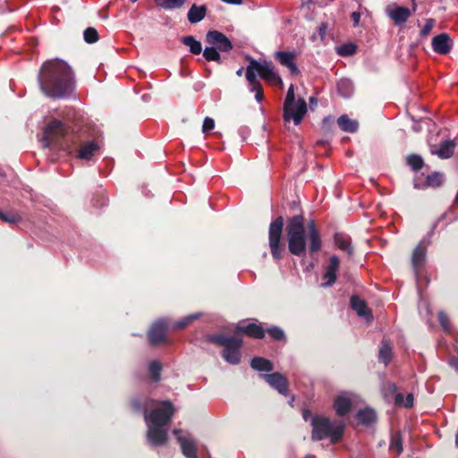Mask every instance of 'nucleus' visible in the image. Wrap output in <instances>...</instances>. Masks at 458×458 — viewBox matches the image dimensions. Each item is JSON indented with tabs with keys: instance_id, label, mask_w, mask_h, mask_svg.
I'll return each mask as SVG.
<instances>
[{
	"instance_id": "nucleus-1",
	"label": "nucleus",
	"mask_w": 458,
	"mask_h": 458,
	"mask_svg": "<svg viewBox=\"0 0 458 458\" xmlns=\"http://www.w3.org/2000/svg\"><path fill=\"white\" fill-rule=\"evenodd\" d=\"M131 405L135 411H142L148 427L147 439L151 445H164L168 437V425L174 413V404L170 401L157 402L134 399Z\"/></svg>"
},
{
	"instance_id": "nucleus-2",
	"label": "nucleus",
	"mask_w": 458,
	"mask_h": 458,
	"mask_svg": "<svg viewBox=\"0 0 458 458\" xmlns=\"http://www.w3.org/2000/svg\"><path fill=\"white\" fill-rule=\"evenodd\" d=\"M38 81L43 94L51 98H68L75 88L72 69L61 59L46 61L39 70Z\"/></svg>"
},
{
	"instance_id": "nucleus-3",
	"label": "nucleus",
	"mask_w": 458,
	"mask_h": 458,
	"mask_svg": "<svg viewBox=\"0 0 458 458\" xmlns=\"http://www.w3.org/2000/svg\"><path fill=\"white\" fill-rule=\"evenodd\" d=\"M78 142V136L70 133L61 121H52L46 126L43 132L42 145L44 148H55L72 154Z\"/></svg>"
},
{
	"instance_id": "nucleus-4",
	"label": "nucleus",
	"mask_w": 458,
	"mask_h": 458,
	"mask_svg": "<svg viewBox=\"0 0 458 458\" xmlns=\"http://www.w3.org/2000/svg\"><path fill=\"white\" fill-rule=\"evenodd\" d=\"M289 251L295 256H302L306 251V234L302 215L290 217L286 223Z\"/></svg>"
},
{
	"instance_id": "nucleus-5",
	"label": "nucleus",
	"mask_w": 458,
	"mask_h": 458,
	"mask_svg": "<svg viewBox=\"0 0 458 458\" xmlns=\"http://www.w3.org/2000/svg\"><path fill=\"white\" fill-rule=\"evenodd\" d=\"M311 439L320 441L329 438L332 444L338 443L344 435V425L333 422L324 416H314L311 418Z\"/></svg>"
},
{
	"instance_id": "nucleus-6",
	"label": "nucleus",
	"mask_w": 458,
	"mask_h": 458,
	"mask_svg": "<svg viewBox=\"0 0 458 458\" xmlns=\"http://www.w3.org/2000/svg\"><path fill=\"white\" fill-rule=\"evenodd\" d=\"M208 340L217 345L224 346L222 357L224 360L233 365H237L241 361V348L242 340L235 336H225L224 335H210Z\"/></svg>"
},
{
	"instance_id": "nucleus-7",
	"label": "nucleus",
	"mask_w": 458,
	"mask_h": 458,
	"mask_svg": "<svg viewBox=\"0 0 458 458\" xmlns=\"http://www.w3.org/2000/svg\"><path fill=\"white\" fill-rule=\"evenodd\" d=\"M283 227L284 218L282 216H278L270 224L268 230V241L271 254L273 258L276 260H279L281 259V237L283 233Z\"/></svg>"
},
{
	"instance_id": "nucleus-8",
	"label": "nucleus",
	"mask_w": 458,
	"mask_h": 458,
	"mask_svg": "<svg viewBox=\"0 0 458 458\" xmlns=\"http://www.w3.org/2000/svg\"><path fill=\"white\" fill-rule=\"evenodd\" d=\"M307 113V104L303 98H299L290 106H284V119L285 122L293 121L298 125L302 121Z\"/></svg>"
},
{
	"instance_id": "nucleus-9",
	"label": "nucleus",
	"mask_w": 458,
	"mask_h": 458,
	"mask_svg": "<svg viewBox=\"0 0 458 458\" xmlns=\"http://www.w3.org/2000/svg\"><path fill=\"white\" fill-rule=\"evenodd\" d=\"M259 74L268 83L278 85L281 89L284 87V82L271 61L259 62Z\"/></svg>"
},
{
	"instance_id": "nucleus-10",
	"label": "nucleus",
	"mask_w": 458,
	"mask_h": 458,
	"mask_svg": "<svg viewBox=\"0 0 458 458\" xmlns=\"http://www.w3.org/2000/svg\"><path fill=\"white\" fill-rule=\"evenodd\" d=\"M206 40L208 44L215 47L219 51L229 52L233 49V44L231 40L220 31H208L206 35Z\"/></svg>"
},
{
	"instance_id": "nucleus-11",
	"label": "nucleus",
	"mask_w": 458,
	"mask_h": 458,
	"mask_svg": "<svg viewBox=\"0 0 458 458\" xmlns=\"http://www.w3.org/2000/svg\"><path fill=\"white\" fill-rule=\"evenodd\" d=\"M173 433L177 437L183 455L187 458H197L196 444L191 435L182 434L181 429H174Z\"/></svg>"
},
{
	"instance_id": "nucleus-12",
	"label": "nucleus",
	"mask_w": 458,
	"mask_h": 458,
	"mask_svg": "<svg viewBox=\"0 0 458 458\" xmlns=\"http://www.w3.org/2000/svg\"><path fill=\"white\" fill-rule=\"evenodd\" d=\"M357 396L351 393L339 394L334 402V409L338 416L346 415L352 409Z\"/></svg>"
},
{
	"instance_id": "nucleus-13",
	"label": "nucleus",
	"mask_w": 458,
	"mask_h": 458,
	"mask_svg": "<svg viewBox=\"0 0 458 458\" xmlns=\"http://www.w3.org/2000/svg\"><path fill=\"white\" fill-rule=\"evenodd\" d=\"M168 325L165 319L157 320L148 331V339L151 344H157L165 338Z\"/></svg>"
},
{
	"instance_id": "nucleus-14",
	"label": "nucleus",
	"mask_w": 458,
	"mask_h": 458,
	"mask_svg": "<svg viewBox=\"0 0 458 458\" xmlns=\"http://www.w3.org/2000/svg\"><path fill=\"white\" fill-rule=\"evenodd\" d=\"M340 266V259L337 256L333 255L329 258L328 265L326 267L324 273V282L321 285L323 287H328L333 285L337 278V271Z\"/></svg>"
},
{
	"instance_id": "nucleus-15",
	"label": "nucleus",
	"mask_w": 458,
	"mask_h": 458,
	"mask_svg": "<svg viewBox=\"0 0 458 458\" xmlns=\"http://www.w3.org/2000/svg\"><path fill=\"white\" fill-rule=\"evenodd\" d=\"M432 48L439 55H447L453 47V40L447 33H441L432 38Z\"/></svg>"
},
{
	"instance_id": "nucleus-16",
	"label": "nucleus",
	"mask_w": 458,
	"mask_h": 458,
	"mask_svg": "<svg viewBox=\"0 0 458 458\" xmlns=\"http://www.w3.org/2000/svg\"><path fill=\"white\" fill-rule=\"evenodd\" d=\"M261 377H263L266 382L277 390L281 394L286 395L288 394V381L282 374L277 372L264 374L261 375Z\"/></svg>"
},
{
	"instance_id": "nucleus-17",
	"label": "nucleus",
	"mask_w": 458,
	"mask_h": 458,
	"mask_svg": "<svg viewBox=\"0 0 458 458\" xmlns=\"http://www.w3.org/2000/svg\"><path fill=\"white\" fill-rule=\"evenodd\" d=\"M275 57L281 65L288 68L292 74L299 72V69L294 62L296 55L293 52L278 51L275 54Z\"/></svg>"
},
{
	"instance_id": "nucleus-18",
	"label": "nucleus",
	"mask_w": 458,
	"mask_h": 458,
	"mask_svg": "<svg viewBox=\"0 0 458 458\" xmlns=\"http://www.w3.org/2000/svg\"><path fill=\"white\" fill-rule=\"evenodd\" d=\"M308 239L310 242L309 249L310 252H318L320 250L322 247L321 235L313 221L308 225Z\"/></svg>"
},
{
	"instance_id": "nucleus-19",
	"label": "nucleus",
	"mask_w": 458,
	"mask_h": 458,
	"mask_svg": "<svg viewBox=\"0 0 458 458\" xmlns=\"http://www.w3.org/2000/svg\"><path fill=\"white\" fill-rule=\"evenodd\" d=\"M350 302L352 309L356 311L358 316L364 318L367 321L372 319L371 311L362 299L359 296H352Z\"/></svg>"
},
{
	"instance_id": "nucleus-20",
	"label": "nucleus",
	"mask_w": 458,
	"mask_h": 458,
	"mask_svg": "<svg viewBox=\"0 0 458 458\" xmlns=\"http://www.w3.org/2000/svg\"><path fill=\"white\" fill-rule=\"evenodd\" d=\"M334 242L336 248L345 251L349 256L353 254L351 237L344 233H335L334 235Z\"/></svg>"
},
{
	"instance_id": "nucleus-21",
	"label": "nucleus",
	"mask_w": 458,
	"mask_h": 458,
	"mask_svg": "<svg viewBox=\"0 0 458 458\" xmlns=\"http://www.w3.org/2000/svg\"><path fill=\"white\" fill-rule=\"evenodd\" d=\"M259 62L255 59H251L250 61L249 65L246 68L245 76L249 83L250 89L254 87L257 88L259 87V85H261L256 76V72L259 73Z\"/></svg>"
},
{
	"instance_id": "nucleus-22",
	"label": "nucleus",
	"mask_w": 458,
	"mask_h": 458,
	"mask_svg": "<svg viewBox=\"0 0 458 458\" xmlns=\"http://www.w3.org/2000/svg\"><path fill=\"white\" fill-rule=\"evenodd\" d=\"M388 15L395 24H403L406 22L411 15V12L408 7L397 6L390 10Z\"/></svg>"
},
{
	"instance_id": "nucleus-23",
	"label": "nucleus",
	"mask_w": 458,
	"mask_h": 458,
	"mask_svg": "<svg viewBox=\"0 0 458 458\" xmlns=\"http://www.w3.org/2000/svg\"><path fill=\"white\" fill-rule=\"evenodd\" d=\"M237 332L244 333L251 337L257 339H262L265 336V330L261 325L255 323H249L246 326H238L236 327Z\"/></svg>"
},
{
	"instance_id": "nucleus-24",
	"label": "nucleus",
	"mask_w": 458,
	"mask_h": 458,
	"mask_svg": "<svg viewBox=\"0 0 458 458\" xmlns=\"http://www.w3.org/2000/svg\"><path fill=\"white\" fill-rule=\"evenodd\" d=\"M206 13V5L192 4L188 12L187 17L191 24H195L201 21L205 18Z\"/></svg>"
},
{
	"instance_id": "nucleus-25",
	"label": "nucleus",
	"mask_w": 458,
	"mask_h": 458,
	"mask_svg": "<svg viewBox=\"0 0 458 458\" xmlns=\"http://www.w3.org/2000/svg\"><path fill=\"white\" fill-rule=\"evenodd\" d=\"M426 257V247L420 243L414 250L411 258L412 267L415 273L423 266Z\"/></svg>"
},
{
	"instance_id": "nucleus-26",
	"label": "nucleus",
	"mask_w": 458,
	"mask_h": 458,
	"mask_svg": "<svg viewBox=\"0 0 458 458\" xmlns=\"http://www.w3.org/2000/svg\"><path fill=\"white\" fill-rule=\"evenodd\" d=\"M98 148L99 146L95 141L87 142L78 150L77 157L80 159L89 160Z\"/></svg>"
},
{
	"instance_id": "nucleus-27",
	"label": "nucleus",
	"mask_w": 458,
	"mask_h": 458,
	"mask_svg": "<svg viewBox=\"0 0 458 458\" xmlns=\"http://www.w3.org/2000/svg\"><path fill=\"white\" fill-rule=\"evenodd\" d=\"M357 420L365 426H370L377 420L376 411L371 408H365L357 412Z\"/></svg>"
},
{
	"instance_id": "nucleus-28",
	"label": "nucleus",
	"mask_w": 458,
	"mask_h": 458,
	"mask_svg": "<svg viewBox=\"0 0 458 458\" xmlns=\"http://www.w3.org/2000/svg\"><path fill=\"white\" fill-rule=\"evenodd\" d=\"M337 123L342 131L353 133L357 131L359 123L356 120L349 118L347 114H342L337 119Z\"/></svg>"
},
{
	"instance_id": "nucleus-29",
	"label": "nucleus",
	"mask_w": 458,
	"mask_h": 458,
	"mask_svg": "<svg viewBox=\"0 0 458 458\" xmlns=\"http://www.w3.org/2000/svg\"><path fill=\"white\" fill-rule=\"evenodd\" d=\"M455 148V143L453 140L443 141L438 149L433 151V154L437 155L440 158L445 159L453 156Z\"/></svg>"
},
{
	"instance_id": "nucleus-30",
	"label": "nucleus",
	"mask_w": 458,
	"mask_h": 458,
	"mask_svg": "<svg viewBox=\"0 0 458 458\" xmlns=\"http://www.w3.org/2000/svg\"><path fill=\"white\" fill-rule=\"evenodd\" d=\"M354 90L353 83L347 78H342L337 82V91L344 98L352 96Z\"/></svg>"
},
{
	"instance_id": "nucleus-31",
	"label": "nucleus",
	"mask_w": 458,
	"mask_h": 458,
	"mask_svg": "<svg viewBox=\"0 0 458 458\" xmlns=\"http://www.w3.org/2000/svg\"><path fill=\"white\" fill-rule=\"evenodd\" d=\"M250 366L258 371H271L273 370V364L270 360L261 358L254 357L251 360Z\"/></svg>"
},
{
	"instance_id": "nucleus-32",
	"label": "nucleus",
	"mask_w": 458,
	"mask_h": 458,
	"mask_svg": "<svg viewBox=\"0 0 458 458\" xmlns=\"http://www.w3.org/2000/svg\"><path fill=\"white\" fill-rule=\"evenodd\" d=\"M378 359L385 365H387L392 359V347L388 341L383 340L379 349Z\"/></svg>"
},
{
	"instance_id": "nucleus-33",
	"label": "nucleus",
	"mask_w": 458,
	"mask_h": 458,
	"mask_svg": "<svg viewBox=\"0 0 458 458\" xmlns=\"http://www.w3.org/2000/svg\"><path fill=\"white\" fill-rule=\"evenodd\" d=\"M182 43L190 47L193 55H199L202 52L201 43L195 39L193 36H186L182 39Z\"/></svg>"
},
{
	"instance_id": "nucleus-34",
	"label": "nucleus",
	"mask_w": 458,
	"mask_h": 458,
	"mask_svg": "<svg viewBox=\"0 0 458 458\" xmlns=\"http://www.w3.org/2000/svg\"><path fill=\"white\" fill-rule=\"evenodd\" d=\"M186 1L187 0H155L157 6L165 10L179 9L184 5Z\"/></svg>"
},
{
	"instance_id": "nucleus-35",
	"label": "nucleus",
	"mask_w": 458,
	"mask_h": 458,
	"mask_svg": "<svg viewBox=\"0 0 458 458\" xmlns=\"http://www.w3.org/2000/svg\"><path fill=\"white\" fill-rule=\"evenodd\" d=\"M396 390L395 384L391 381H386L381 386L382 394L386 401H390L393 396L395 397Z\"/></svg>"
},
{
	"instance_id": "nucleus-36",
	"label": "nucleus",
	"mask_w": 458,
	"mask_h": 458,
	"mask_svg": "<svg viewBox=\"0 0 458 458\" xmlns=\"http://www.w3.org/2000/svg\"><path fill=\"white\" fill-rule=\"evenodd\" d=\"M203 56L208 62L213 61L219 64L222 62L218 50L213 46L205 47L203 50Z\"/></svg>"
},
{
	"instance_id": "nucleus-37",
	"label": "nucleus",
	"mask_w": 458,
	"mask_h": 458,
	"mask_svg": "<svg viewBox=\"0 0 458 458\" xmlns=\"http://www.w3.org/2000/svg\"><path fill=\"white\" fill-rule=\"evenodd\" d=\"M356 46L352 43H345L336 47V53L340 56H351L356 52Z\"/></svg>"
},
{
	"instance_id": "nucleus-38",
	"label": "nucleus",
	"mask_w": 458,
	"mask_h": 458,
	"mask_svg": "<svg viewBox=\"0 0 458 458\" xmlns=\"http://www.w3.org/2000/svg\"><path fill=\"white\" fill-rule=\"evenodd\" d=\"M413 400L412 394H408L405 399H403V395L400 393L395 394L394 403L396 405H403L405 408H411L413 405Z\"/></svg>"
},
{
	"instance_id": "nucleus-39",
	"label": "nucleus",
	"mask_w": 458,
	"mask_h": 458,
	"mask_svg": "<svg viewBox=\"0 0 458 458\" xmlns=\"http://www.w3.org/2000/svg\"><path fill=\"white\" fill-rule=\"evenodd\" d=\"M162 369V365L160 362L157 360H153L150 362L148 366V372L152 377V379L156 382L160 380V372Z\"/></svg>"
},
{
	"instance_id": "nucleus-40",
	"label": "nucleus",
	"mask_w": 458,
	"mask_h": 458,
	"mask_svg": "<svg viewBox=\"0 0 458 458\" xmlns=\"http://www.w3.org/2000/svg\"><path fill=\"white\" fill-rule=\"evenodd\" d=\"M407 163L414 171L421 169L424 164L422 157L415 154L410 155L407 157Z\"/></svg>"
},
{
	"instance_id": "nucleus-41",
	"label": "nucleus",
	"mask_w": 458,
	"mask_h": 458,
	"mask_svg": "<svg viewBox=\"0 0 458 458\" xmlns=\"http://www.w3.org/2000/svg\"><path fill=\"white\" fill-rule=\"evenodd\" d=\"M199 316H200L199 313L189 315L186 318L175 322L174 325L173 326V328L177 329V330L182 329V328L186 327L191 321L197 319Z\"/></svg>"
},
{
	"instance_id": "nucleus-42",
	"label": "nucleus",
	"mask_w": 458,
	"mask_h": 458,
	"mask_svg": "<svg viewBox=\"0 0 458 458\" xmlns=\"http://www.w3.org/2000/svg\"><path fill=\"white\" fill-rule=\"evenodd\" d=\"M199 316H200L199 313L189 315L186 318L175 322L174 325L173 326V328L177 329V330L182 329V328L186 327L191 321L197 319Z\"/></svg>"
},
{
	"instance_id": "nucleus-43",
	"label": "nucleus",
	"mask_w": 458,
	"mask_h": 458,
	"mask_svg": "<svg viewBox=\"0 0 458 458\" xmlns=\"http://www.w3.org/2000/svg\"><path fill=\"white\" fill-rule=\"evenodd\" d=\"M83 38L87 43L93 44L98 40V33L96 29L89 27L84 30Z\"/></svg>"
},
{
	"instance_id": "nucleus-44",
	"label": "nucleus",
	"mask_w": 458,
	"mask_h": 458,
	"mask_svg": "<svg viewBox=\"0 0 458 458\" xmlns=\"http://www.w3.org/2000/svg\"><path fill=\"white\" fill-rule=\"evenodd\" d=\"M267 334L275 340H284L285 335L284 331L278 327H271L267 330Z\"/></svg>"
},
{
	"instance_id": "nucleus-45",
	"label": "nucleus",
	"mask_w": 458,
	"mask_h": 458,
	"mask_svg": "<svg viewBox=\"0 0 458 458\" xmlns=\"http://www.w3.org/2000/svg\"><path fill=\"white\" fill-rule=\"evenodd\" d=\"M442 174H439V173H433L429 175H428L427 179H426V182L428 186H438L442 183Z\"/></svg>"
},
{
	"instance_id": "nucleus-46",
	"label": "nucleus",
	"mask_w": 458,
	"mask_h": 458,
	"mask_svg": "<svg viewBox=\"0 0 458 458\" xmlns=\"http://www.w3.org/2000/svg\"><path fill=\"white\" fill-rule=\"evenodd\" d=\"M0 220L8 224H16L20 221V216L13 213H4L0 211Z\"/></svg>"
},
{
	"instance_id": "nucleus-47",
	"label": "nucleus",
	"mask_w": 458,
	"mask_h": 458,
	"mask_svg": "<svg viewBox=\"0 0 458 458\" xmlns=\"http://www.w3.org/2000/svg\"><path fill=\"white\" fill-rule=\"evenodd\" d=\"M438 320L445 331L449 332L451 330L448 316L444 311L438 313Z\"/></svg>"
},
{
	"instance_id": "nucleus-48",
	"label": "nucleus",
	"mask_w": 458,
	"mask_h": 458,
	"mask_svg": "<svg viewBox=\"0 0 458 458\" xmlns=\"http://www.w3.org/2000/svg\"><path fill=\"white\" fill-rule=\"evenodd\" d=\"M215 127V121L213 118H210V117H206L203 121V124H202V132L203 133H208L210 131H212Z\"/></svg>"
},
{
	"instance_id": "nucleus-49",
	"label": "nucleus",
	"mask_w": 458,
	"mask_h": 458,
	"mask_svg": "<svg viewBox=\"0 0 458 458\" xmlns=\"http://www.w3.org/2000/svg\"><path fill=\"white\" fill-rule=\"evenodd\" d=\"M390 448L395 450L398 454L403 452L402 440L399 437H394L392 438Z\"/></svg>"
},
{
	"instance_id": "nucleus-50",
	"label": "nucleus",
	"mask_w": 458,
	"mask_h": 458,
	"mask_svg": "<svg viewBox=\"0 0 458 458\" xmlns=\"http://www.w3.org/2000/svg\"><path fill=\"white\" fill-rule=\"evenodd\" d=\"M293 102H295L294 101V86H293V84H291L289 89H288V90H287L284 106H288Z\"/></svg>"
},
{
	"instance_id": "nucleus-51",
	"label": "nucleus",
	"mask_w": 458,
	"mask_h": 458,
	"mask_svg": "<svg viewBox=\"0 0 458 458\" xmlns=\"http://www.w3.org/2000/svg\"><path fill=\"white\" fill-rule=\"evenodd\" d=\"M250 90L251 92H254L255 93V99L258 101V102H261L263 100V89H262V86L259 85V87H254V88H250Z\"/></svg>"
},
{
	"instance_id": "nucleus-52",
	"label": "nucleus",
	"mask_w": 458,
	"mask_h": 458,
	"mask_svg": "<svg viewBox=\"0 0 458 458\" xmlns=\"http://www.w3.org/2000/svg\"><path fill=\"white\" fill-rule=\"evenodd\" d=\"M432 28H433V21L432 20H428L426 24L423 26V28H422V30L420 31L421 37L428 36V34L430 32Z\"/></svg>"
},
{
	"instance_id": "nucleus-53",
	"label": "nucleus",
	"mask_w": 458,
	"mask_h": 458,
	"mask_svg": "<svg viewBox=\"0 0 458 458\" xmlns=\"http://www.w3.org/2000/svg\"><path fill=\"white\" fill-rule=\"evenodd\" d=\"M250 133V130L247 126H242L238 129V134L242 140H245Z\"/></svg>"
},
{
	"instance_id": "nucleus-54",
	"label": "nucleus",
	"mask_w": 458,
	"mask_h": 458,
	"mask_svg": "<svg viewBox=\"0 0 458 458\" xmlns=\"http://www.w3.org/2000/svg\"><path fill=\"white\" fill-rule=\"evenodd\" d=\"M327 29V25L326 23H322L318 28V34L320 38L323 39L326 36V30Z\"/></svg>"
},
{
	"instance_id": "nucleus-55",
	"label": "nucleus",
	"mask_w": 458,
	"mask_h": 458,
	"mask_svg": "<svg viewBox=\"0 0 458 458\" xmlns=\"http://www.w3.org/2000/svg\"><path fill=\"white\" fill-rule=\"evenodd\" d=\"M449 364L451 367H453L454 369L458 370V356L457 357H452L449 360Z\"/></svg>"
},
{
	"instance_id": "nucleus-56",
	"label": "nucleus",
	"mask_w": 458,
	"mask_h": 458,
	"mask_svg": "<svg viewBox=\"0 0 458 458\" xmlns=\"http://www.w3.org/2000/svg\"><path fill=\"white\" fill-rule=\"evenodd\" d=\"M360 15L358 12H353L352 13V19L353 21L354 25H358V23L360 21Z\"/></svg>"
},
{
	"instance_id": "nucleus-57",
	"label": "nucleus",
	"mask_w": 458,
	"mask_h": 458,
	"mask_svg": "<svg viewBox=\"0 0 458 458\" xmlns=\"http://www.w3.org/2000/svg\"><path fill=\"white\" fill-rule=\"evenodd\" d=\"M302 417L304 419V420H308L309 417L312 418L313 416H311L310 412L309 410H304L303 412H302Z\"/></svg>"
},
{
	"instance_id": "nucleus-58",
	"label": "nucleus",
	"mask_w": 458,
	"mask_h": 458,
	"mask_svg": "<svg viewBox=\"0 0 458 458\" xmlns=\"http://www.w3.org/2000/svg\"><path fill=\"white\" fill-rule=\"evenodd\" d=\"M412 130L413 131L415 132H420L421 131V127L420 126V124L418 123H415L413 125H412Z\"/></svg>"
},
{
	"instance_id": "nucleus-59",
	"label": "nucleus",
	"mask_w": 458,
	"mask_h": 458,
	"mask_svg": "<svg viewBox=\"0 0 458 458\" xmlns=\"http://www.w3.org/2000/svg\"><path fill=\"white\" fill-rule=\"evenodd\" d=\"M242 72H243V68H242V67H241L239 70H237L236 74H237L238 76H242Z\"/></svg>"
},
{
	"instance_id": "nucleus-60",
	"label": "nucleus",
	"mask_w": 458,
	"mask_h": 458,
	"mask_svg": "<svg viewBox=\"0 0 458 458\" xmlns=\"http://www.w3.org/2000/svg\"><path fill=\"white\" fill-rule=\"evenodd\" d=\"M455 445L458 446V431H457V434L455 436Z\"/></svg>"
},
{
	"instance_id": "nucleus-61",
	"label": "nucleus",
	"mask_w": 458,
	"mask_h": 458,
	"mask_svg": "<svg viewBox=\"0 0 458 458\" xmlns=\"http://www.w3.org/2000/svg\"><path fill=\"white\" fill-rule=\"evenodd\" d=\"M314 100H315V99H314V98H310V101L311 103H312V102H314Z\"/></svg>"
}]
</instances>
